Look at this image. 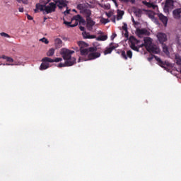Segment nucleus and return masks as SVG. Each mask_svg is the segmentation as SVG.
<instances>
[{"label":"nucleus","instance_id":"obj_1","mask_svg":"<svg viewBox=\"0 0 181 181\" xmlns=\"http://www.w3.org/2000/svg\"><path fill=\"white\" fill-rule=\"evenodd\" d=\"M61 56H62L64 63H60L57 67H69L73 66L76 63V58L71 57V54L74 53V51H71L67 48H62L59 52Z\"/></svg>","mask_w":181,"mask_h":181},{"label":"nucleus","instance_id":"obj_2","mask_svg":"<svg viewBox=\"0 0 181 181\" xmlns=\"http://www.w3.org/2000/svg\"><path fill=\"white\" fill-rule=\"evenodd\" d=\"M95 52H97V47H89L88 49H81V56H85L86 57H79L78 62H87V60L98 59V57L101 56V54Z\"/></svg>","mask_w":181,"mask_h":181},{"label":"nucleus","instance_id":"obj_3","mask_svg":"<svg viewBox=\"0 0 181 181\" xmlns=\"http://www.w3.org/2000/svg\"><path fill=\"white\" fill-rule=\"evenodd\" d=\"M130 41V47L132 49V50H134V52H139V49H141V47H139V43H141V41L136 40L135 37L131 36L129 37Z\"/></svg>","mask_w":181,"mask_h":181},{"label":"nucleus","instance_id":"obj_4","mask_svg":"<svg viewBox=\"0 0 181 181\" xmlns=\"http://www.w3.org/2000/svg\"><path fill=\"white\" fill-rule=\"evenodd\" d=\"M71 22V25H70V28H74L77 26L78 23L81 25V23H85L86 21H84V20L81 18L80 15H77L72 18Z\"/></svg>","mask_w":181,"mask_h":181},{"label":"nucleus","instance_id":"obj_5","mask_svg":"<svg viewBox=\"0 0 181 181\" xmlns=\"http://www.w3.org/2000/svg\"><path fill=\"white\" fill-rule=\"evenodd\" d=\"M56 11V3H49L46 6H45V12L46 13H52Z\"/></svg>","mask_w":181,"mask_h":181},{"label":"nucleus","instance_id":"obj_6","mask_svg":"<svg viewBox=\"0 0 181 181\" xmlns=\"http://www.w3.org/2000/svg\"><path fill=\"white\" fill-rule=\"evenodd\" d=\"M144 44L139 45V47H146V50H148L153 44H152L153 40L149 37H146L144 38Z\"/></svg>","mask_w":181,"mask_h":181},{"label":"nucleus","instance_id":"obj_7","mask_svg":"<svg viewBox=\"0 0 181 181\" xmlns=\"http://www.w3.org/2000/svg\"><path fill=\"white\" fill-rule=\"evenodd\" d=\"M136 35L139 37H142L143 36H149V31L145 28H137L136 30Z\"/></svg>","mask_w":181,"mask_h":181},{"label":"nucleus","instance_id":"obj_8","mask_svg":"<svg viewBox=\"0 0 181 181\" xmlns=\"http://www.w3.org/2000/svg\"><path fill=\"white\" fill-rule=\"evenodd\" d=\"M156 37L161 45H164L163 43L168 41V35L164 33H157Z\"/></svg>","mask_w":181,"mask_h":181},{"label":"nucleus","instance_id":"obj_9","mask_svg":"<svg viewBox=\"0 0 181 181\" xmlns=\"http://www.w3.org/2000/svg\"><path fill=\"white\" fill-rule=\"evenodd\" d=\"M169 9H173V0H166L164 6V12H169Z\"/></svg>","mask_w":181,"mask_h":181},{"label":"nucleus","instance_id":"obj_10","mask_svg":"<svg viewBox=\"0 0 181 181\" xmlns=\"http://www.w3.org/2000/svg\"><path fill=\"white\" fill-rule=\"evenodd\" d=\"M117 46L115 45L114 43H110L109 47H107L105 50L104 51V54H110L112 53V50H115V49H117Z\"/></svg>","mask_w":181,"mask_h":181},{"label":"nucleus","instance_id":"obj_11","mask_svg":"<svg viewBox=\"0 0 181 181\" xmlns=\"http://www.w3.org/2000/svg\"><path fill=\"white\" fill-rule=\"evenodd\" d=\"M67 1L66 0H55V4L56 6H58L59 9H62V8H66L67 6Z\"/></svg>","mask_w":181,"mask_h":181},{"label":"nucleus","instance_id":"obj_12","mask_svg":"<svg viewBox=\"0 0 181 181\" xmlns=\"http://www.w3.org/2000/svg\"><path fill=\"white\" fill-rule=\"evenodd\" d=\"M121 56L124 60H128V59H132V51L127 50V52L125 51H122Z\"/></svg>","mask_w":181,"mask_h":181},{"label":"nucleus","instance_id":"obj_13","mask_svg":"<svg viewBox=\"0 0 181 181\" xmlns=\"http://www.w3.org/2000/svg\"><path fill=\"white\" fill-rule=\"evenodd\" d=\"M148 52L150 53H154L156 54H158V53L160 52V49L158 48L157 45H155L153 44L150 48L147 49Z\"/></svg>","mask_w":181,"mask_h":181},{"label":"nucleus","instance_id":"obj_14","mask_svg":"<svg viewBox=\"0 0 181 181\" xmlns=\"http://www.w3.org/2000/svg\"><path fill=\"white\" fill-rule=\"evenodd\" d=\"M158 16L160 19V21H161V22H163V25L165 27L168 26V17L163 16V14L158 13Z\"/></svg>","mask_w":181,"mask_h":181},{"label":"nucleus","instance_id":"obj_15","mask_svg":"<svg viewBox=\"0 0 181 181\" xmlns=\"http://www.w3.org/2000/svg\"><path fill=\"white\" fill-rule=\"evenodd\" d=\"M39 11H40V12H45V6L40 3H38L36 4L35 9L34 10V12L35 13H37V12H39Z\"/></svg>","mask_w":181,"mask_h":181},{"label":"nucleus","instance_id":"obj_16","mask_svg":"<svg viewBox=\"0 0 181 181\" xmlns=\"http://www.w3.org/2000/svg\"><path fill=\"white\" fill-rule=\"evenodd\" d=\"M173 18L175 19H180L181 16V8H176L173 11Z\"/></svg>","mask_w":181,"mask_h":181},{"label":"nucleus","instance_id":"obj_17","mask_svg":"<svg viewBox=\"0 0 181 181\" xmlns=\"http://www.w3.org/2000/svg\"><path fill=\"white\" fill-rule=\"evenodd\" d=\"M54 46L56 49H60L63 46V41L60 38L54 39Z\"/></svg>","mask_w":181,"mask_h":181},{"label":"nucleus","instance_id":"obj_18","mask_svg":"<svg viewBox=\"0 0 181 181\" xmlns=\"http://www.w3.org/2000/svg\"><path fill=\"white\" fill-rule=\"evenodd\" d=\"M78 45L80 47V50H81H81H86V49H88V48H84V47H88V44L83 42V41H80L78 42Z\"/></svg>","mask_w":181,"mask_h":181},{"label":"nucleus","instance_id":"obj_19","mask_svg":"<svg viewBox=\"0 0 181 181\" xmlns=\"http://www.w3.org/2000/svg\"><path fill=\"white\" fill-rule=\"evenodd\" d=\"M146 15L150 19H151V21H153V22H157L156 18H155V12L152 11H147Z\"/></svg>","mask_w":181,"mask_h":181},{"label":"nucleus","instance_id":"obj_20","mask_svg":"<svg viewBox=\"0 0 181 181\" xmlns=\"http://www.w3.org/2000/svg\"><path fill=\"white\" fill-rule=\"evenodd\" d=\"M142 3L144 4V5L147 6V8H152L153 9H156V8H158V6L154 4L153 3H149L146 1H143Z\"/></svg>","mask_w":181,"mask_h":181},{"label":"nucleus","instance_id":"obj_21","mask_svg":"<svg viewBox=\"0 0 181 181\" xmlns=\"http://www.w3.org/2000/svg\"><path fill=\"white\" fill-rule=\"evenodd\" d=\"M82 13L86 16V19H88V18H90V16H91V11L90 9L83 10Z\"/></svg>","mask_w":181,"mask_h":181},{"label":"nucleus","instance_id":"obj_22","mask_svg":"<svg viewBox=\"0 0 181 181\" xmlns=\"http://www.w3.org/2000/svg\"><path fill=\"white\" fill-rule=\"evenodd\" d=\"M82 36L84 37V39H95V35H91L90 33H86V31L82 33Z\"/></svg>","mask_w":181,"mask_h":181},{"label":"nucleus","instance_id":"obj_23","mask_svg":"<svg viewBox=\"0 0 181 181\" xmlns=\"http://www.w3.org/2000/svg\"><path fill=\"white\" fill-rule=\"evenodd\" d=\"M88 28H93L95 25V22L91 19V17L86 18Z\"/></svg>","mask_w":181,"mask_h":181},{"label":"nucleus","instance_id":"obj_24","mask_svg":"<svg viewBox=\"0 0 181 181\" xmlns=\"http://www.w3.org/2000/svg\"><path fill=\"white\" fill-rule=\"evenodd\" d=\"M122 16H124V11L117 10V21H121L122 19Z\"/></svg>","mask_w":181,"mask_h":181},{"label":"nucleus","instance_id":"obj_25","mask_svg":"<svg viewBox=\"0 0 181 181\" xmlns=\"http://www.w3.org/2000/svg\"><path fill=\"white\" fill-rule=\"evenodd\" d=\"M175 63L177 64V66H181V57L179 54H175Z\"/></svg>","mask_w":181,"mask_h":181},{"label":"nucleus","instance_id":"obj_26","mask_svg":"<svg viewBox=\"0 0 181 181\" xmlns=\"http://www.w3.org/2000/svg\"><path fill=\"white\" fill-rule=\"evenodd\" d=\"M22 64V62H15L14 64L11 63H6V64H1L0 66H21Z\"/></svg>","mask_w":181,"mask_h":181},{"label":"nucleus","instance_id":"obj_27","mask_svg":"<svg viewBox=\"0 0 181 181\" xmlns=\"http://www.w3.org/2000/svg\"><path fill=\"white\" fill-rule=\"evenodd\" d=\"M163 46V52L165 53L167 56H169V49L168 48V46L165 44H162Z\"/></svg>","mask_w":181,"mask_h":181},{"label":"nucleus","instance_id":"obj_28","mask_svg":"<svg viewBox=\"0 0 181 181\" xmlns=\"http://www.w3.org/2000/svg\"><path fill=\"white\" fill-rule=\"evenodd\" d=\"M40 70H46V69H49V63L42 62L40 67Z\"/></svg>","mask_w":181,"mask_h":181},{"label":"nucleus","instance_id":"obj_29","mask_svg":"<svg viewBox=\"0 0 181 181\" xmlns=\"http://www.w3.org/2000/svg\"><path fill=\"white\" fill-rule=\"evenodd\" d=\"M42 62H45L47 63H54V59H51L49 57H45L42 59Z\"/></svg>","mask_w":181,"mask_h":181},{"label":"nucleus","instance_id":"obj_30","mask_svg":"<svg viewBox=\"0 0 181 181\" xmlns=\"http://www.w3.org/2000/svg\"><path fill=\"white\" fill-rule=\"evenodd\" d=\"M155 59L158 62V63L159 66H160V67H163L165 66V62H163L162 61V59H160V58L156 57Z\"/></svg>","mask_w":181,"mask_h":181},{"label":"nucleus","instance_id":"obj_31","mask_svg":"<svg viewBox=\"0 0 181 181\" xmlns=\"http://www.w3.org/2000/svg\"><path fill=\"white\" fill-rule=\"evenodd\" d=\"M54 48H51L48 50V52H47V56H48L49 57H52V56H54Z\"/></svg>","mask_w":181,"mask_h":181},{"label":"nucleus","instance_id":"obj_32","mask_svg":"<svg viewBox=\"0 0 181 181\" xmlns=\"http://www.w3.org/2000/svg\"><path fill=\"white\" fill-rule=\"evenodd\" d=\"M107 39H108V36L107 35H100L99 36L98 38H97V40H102V41H104V40H107Z\"/></svg>","mask_w":181,"mask_h":181},{"label":"nucleus","instance_id":"obj_33","mask_svg":"<svg viewBox=\"0 0 181 181\" xmlns=\"http://www.w3.org/2000/svg\"><path fill=\"white\" fill-rule=\"evenodd\" d=\"M134 13L136 15V16H138L139 18V16H141V14L142 13V10L138 8V9H136L134 11Z\"/></svg>","mask_w":181,"mask_h":181},{"label":"nucleus","instance_id":"obj_34","mask_svg":"<svg viewBox=\"0 0 181 181\" xmlns=\"http://www.w3.org/2000/svg\"><path fill=\"white\" fill-rule=\"evenodd\" d=\"M49 2H50V0H40V4H42L44 6H46Z\"/></svg>","mask_w":181,"mask_h":181},{"label":"nucleus","instance_id":"obj_35","mask_svg":"<svg viewBox=\"0 0 181 181\" xmlns=\"http://www.w3.org/2000/svg\"><path fill=\"white\" fill-rule=\"evenodd\" d=\"M40 42H42V43H45V45H49V40L46 37L40 39Z\"/></svg>","mask_w":181,"mask_h":181},{"label":"nucleus","instance_id":"obj_36","mask_svg":"<svg viewBox=\"0 0 181 181\" xmlns=\"http://www.w3.org/2000/svg\"><path fill=\"white\" fill-rule=\"evenodd\" d=\"M0 35L2 36L3 37H7V38H11V35H8V33H0Z\"/></svg>","mask_w":181,"mask_h":181},{"label":"nucleus","instance_id":"obj_37","mask_svg":"<svg viewBox=\"0 0 181 181\" xmlns=\"http://www.w3.org/2000/svg\"><path fill=\"white\" fill-rule=\"evenodd\" d=\"M16 1H17V2H18V4H21V2H22L25 5H28L29 4L28 0H16Z\"/></svg>","mask_w":181,"mask_h":181},{"label":"nucleus","instance_id":"obj_38","mask_svg":"<svg viewBox=\"0 0 181 181\" xmlns=\"http://www.w3.org/2000/svg\"><path fill=\"white\" fill-rule=\"evenodd\" d=\"M6 61L10 64H13V62H14V60L11 57H7V59H6Z\"/></svg>","mask_w":181,"mask_h":181},{"label":"nucleus","instance_id":"obj_39","mask_svg":"<svg viewBox=\"0 0 181 181\" xmlns=\"http://www.w3.org/2000/svg\"><path fill=\"white\" fill-rule=\"evenodd\" d=\"M101 23H104V25H105L106 23H108V22H110V21L108 19H105V18H102L100 20Z\"/></svg>","mask_w":181,"mask_h":181},{"label":"nucleus","instance_id":"obj_40","mask_svg":"<svg viewBox=\"0 0 181 181\" xmlns=\"http://www.w3.org/2000/svg\"><path fill=\"white\" fill-rule=\"evenodd\" d=\"M59 62H63V58H55L54 59V63H59Z\"/></svg>","mask_w":181,"mask_h":181},{"label":"nucleus","instance_id":"obj_41","mask_svg":"<svg viewBox=\"0 0 181 181\" xmlns=\"http://www.w3.org/2000/svg\"><path fill=\"white\" fill-rule=\"evenodd\" d=\"M122 29L123 30H128V25H127V23H124L123 26H122Z\"/></svg>","mask_w":181,"mask_h":181},{"label":"nucleus","instance_id":"obj_42","mask_svg":"<svg viewBox=\"0 0 181 181\" xmlns=\"http://www.w3.org/2000/svg\"><path fill=\"white\" fill-rule=\"evenodd\" d=\"M122 34L124 35V37H127V39H128V36H129V35H128V30H124V32H122Z\"/></svg>","mask_w":181,"mask_h":181},{"label":"nucleus","instance_id":"obj_43","mask_svg":"<svg viewBox=\"0 0 181 181\" xmlns=\"http://www.w3.org/2000/svg\"><path fill=\"white\" fill-rule=\"evenodd\" d=\"M64 25H66V26H69L70 28V26H71V22H67V21H64Z\"/></svg>","mask_w":181,"mask_h":181},{"label":"nucleus","instance_id":"obj_44","mask_svg":"<svg viewBox=\"0 0 181 181\" xmlns=\"http://www.w3.org/2000/svg\"><path fill=\"white\" fill-rule=\"evenodd\" d=\"M122 2H132V4H134L135 2V0H120Z\"/></svg>","mask_w":181,"mask_h":181},{"label":"nucleus","instance_id":"obj_45","mask_svg":"<svg viewBox=\"0 0 181 181\" xmlns=\"http://www.w3.org/2000/svg\"><path fill=\"white\" fill-rule=\"evenodd\" d=\"M115 37H117V34L116 33H113L112 35V36L110 37L112 40H114V39H115Z\"/></svg>","mask_w":181,"mask_h":181},{"label":"nucleus","instance_id":"obj_46","mask_svg":"<svg viewBox=\"0 0 181 181\" xmlns=\"http://www.w3.org/2000/svg\"><path fill=\"white\" fill-rule=\"evenodd\" d=\"M27 18H28V21H33V17H32L29 14H27Z\"/></svg>","mask_w":181,"mask_h":181},{"label":"nucleus","instance_id":"obj_47","mask_svg":"<svg viewBox=\"0 0 181 181\" xmlns=\"http://www.w3.org/2000/svg\"><path fill=\"white\" fill-rule=\"evenodd\" d=\"M79 29H80V30H81V32H85L84 30H86V28L83 26H80Z\"/></svg>","mask_w":181,"mask_h":181},{"label":"nucleus","instance_id":"obj_48","mask_svg":"<svg viewBox=\"0 0 181 181\" xmlns=\"http://www.w3.org/2000/svg\"><path fill=\"white\" fill-rule=\"evenodd\" d=\"M0 59H4V60H6V59H8V57H6V55H2L1 57H0Z\"/></svg>","mask_w":181,"mask_h":181},{"label":"nucleus","instance_id":"obj_49","mask_svg":"<svg viewBox=\"0 0 181 181\" xmlns=\"http://www.w3.org/2000/svg\"><path fill=\"white\" fill-rule=\"evenodd\" d=\"M18 11H19V12H23V11H24L23 7H20L18 8Z\"/></svg>","mask_w":181,"mask_h":181},{"label":"nucleus","instance_id":"obj_50","mask_svg":"<svg viewBox=\"0 0 181 181\" xmlns=\"http://www.w3.org/2000/svg\"><path fill=\"white\" fill-rule=\"evenodd\" d=\"M64 13L65 15H67V14L70 13V10H66V11L64 12Z\"/></svg>","mask_w":181,"mask_h":181},{"label":"nucleus","instance_id":"obj_51","mask_svg":"<svg viewBox=\"0 0 181 181\" xmlns=\"http://www.w3.org/2000/svg\"><path fill=\"white\" fill-rule=\"evenodd\" d=\"M112 21H113V23H115V16L113 17V18L112 19Z\"/></svg>","mask_w":181,"mask_h":181},{"label":"nucleus","instance_id":"obj_52","mask_svg":"<svg viewBox=\"0 0 181 181\" xmlns=\"http://www.w3.org/2000/svg\"><path fill=\"white\" fill-rule=\"evenodd\" d=\"M107 16H108V18H110L111 16V14L110 13H106Z\"/></svg>","mask_w":181,"mask_h":181},{"label":"nucleus","instance_id":"obj_53","mask_svg":"<svg viewBox=\"0 0 181 181\" xmlns=\"http://www.w3.org/2000/svg\"><path fill=\"white\" fill-rule=\"evenodd\" d=\"M132 22L135 23V20L134 19V17H132Z\"/></svg>","mask_w":181,"mask_h":181},{"label":"nucleus","instance_id":"obj_54","mask_svg":"<svg viewBox=\"0 0 181 181\" xmlns=\"http://www.w3.org/2000/svg\"><path fill=\"white\" fill-rule=\"evenodd\" d=\"M47 20V18L45 17L44 18V21H46Z\"/></svg>","mask_w":181,"mask_h":181},{"label":"nucleus","instance_id":"obj_55","mask_svg":"<svg viewBox=\"0 0 181 181\" xmlns=\"http://www.w3.org/2000/svg\"><path fill=\"white\" fill-rule=\"evenodd\" d=\"M114 2H115V5L117 6V1H115V0H114Z\"/></svg>","mask_w":181,"mask_h":181}]
</instances>
